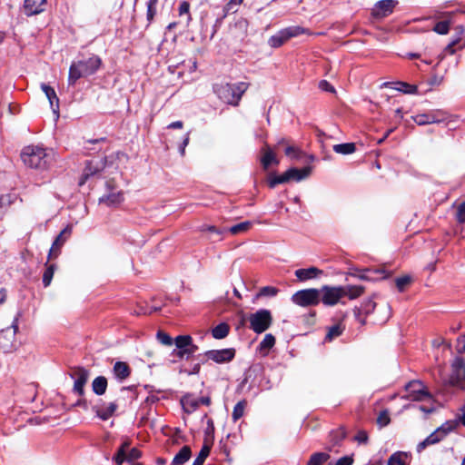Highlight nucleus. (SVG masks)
Wrapping results in <instances>:
<instances>
[{
    "instance_id": "1",
    "label": "nucleus",
    "mask_w": 465,
    "mask_h": 465,
    "mask_svg": "<svg viewBox=\"0 0 465 465\" xmlns=\"http://www.w3.org/2000/svg\"><path fill=\"white\" fill-rule=\"evenodd\" d=\"M21 159L30 168L45 170L54 162V153L52 149H46L38 145H28L23 149Z\"/></svg>"
},
{
    "instance_id": "2",
    "label": "nucleus",
    "mask_w": 465,
    "mask_h": 465,
    "mask_svg": "<svg viewBox=\"0 0 465 465\" xmlns=\"http://www.w3.org/2000/svg\"><path fill=\"white\" fill-rule=\"evenodd\" d=\"M101 64L102 61L97 55L72 63L69 68L68 84L74 85L80 78L94 74L100 68Z\"/></svg>"
},
{
    "instance_id": "3",
    "label": "nucleus",
    "mask_w": 465,
    "mask_h": 465,
    "mask_svg": "<svg viewBox=\"0 0 465 465\" xmlns=\"http://www.w3.org/2000/svg\"><path fill=\"white\" fill-rule=\"evenodd\" d=\"M247 89L248 84L244 82L215 84L213 87L214 93L224 103L232 105H238Z\"/></svg>"
},
{
    "instance_id": "4",
    "label": "nucleus",
    "mask_w": 465,
    "mask_h": 465,
    "mask_svg": "<svg viewBox=\"0 0 465 465\" xmlns=\"http://www.w3.org/2000/svg\"><path fill=\"white\" fill-rule=\"evenodd\" d=\"M249 328L255 333L266 331L272 324V315L267 309H259L248 316Z\"/></svg>"
},
{
    "instance_id": "5",
    "label": "nucleus",
    "mask_w": 465,
    "mask_h": 465,
    "mask_svg": "<svg viewBox=\"0 0 465 465\" xmlns=\"http://www.w3.org/2000/svg\"><path fill=\"white\" fill-rule=\"evenodd\" d=\"M457 425L458 423L455 420H448L443 423L440 427L430 433L424 440L418 444V452L422 451L426 447L430 445H434L441 441L450 432L456 429Z\"/></svg>"
},
{
    "instance_id": "6",
    "label": "nucleus",
    "mask_w": 465,
    "mask_h": 465,
    "mask_svg": "<svg viewBox=\"0 0 465 465\" xmlns=\"http://www.w3.org/2000/svg\"><path fill=\"white\" fill-rule=\"evenodd\" d=\"M406 394L402 399L412 401H425L431 398L430 393L428 391L426 386L420 381H411L405 385Z\"/></svg>"
},
{
    "instance_id": "7",
    "label": "nucleus",
    "mask_w": 465,
    "mask_h": 465,
    "mask_svg": "<svg viewBox=\"0 0 465 465\" xmlns=\"http://www.w3.org/2000/svg\"><path fill=\"white\" fill-rule=\"evenodd\" d=\"M292 301L300 306L317 305L321 302V292L318 289H306L295 292Z\"/></svg>"
},
{
    "instance_id": "8",
    "label": "nucleus",
    "mask_w": 465,
    "mask_h": 465,
    "mask_svg": "<svg viewBox=\"0 0 465 465\" xmlns=\"http://www.w3.org/2000/svg\"><path fill=\"white\" fill-rule=\"evenodd\" d=\"M174 344L177 351H174L173 354L179 358H189L198 350V347L193 343V339L190 335L177 336L174 339Z\"/></svg>"
},
{
    "instance_id": "9",
    "label": "nucleus",
    "mask_w": 465,
    "mask_h": 465,
    "mask_svg": "<svg viewBox=\"0 0 465 465\" xmlns=\"http://www.w3.org/2000/svg\"><path fill=\"white\" fill-rule=\"evenodd\" d=\"M124 201V194L118 190L111 181L106 183V192L99 198V203L105 204L108 207H114Z\"/></svg>"
},
{
    "instance_id": "10",
    "label": "nucleus",
    "mask_w": 465,
    "mask_h": 465,
    "mask_svg": "<svg viewBox=\"0 0 465 465\" xmlns=\"http://www.w3.org/2000/svg\"><path fill=\"white\" fill-rule=\"evenodd\" d=\"M412 119L419 125L440 124L448 119V114L442 110L437 109L414 115Z\"/></svg>"
},
{
    "instance_id": "11",
    "label": "nucleus",
    "mask_w": 465,
    "mask_h": 465,
    "mask_svg": "<svg viewBox=\"0 0 465 465\" xmlns=\"http://www.w3.org/2000/svg\"><path fill=\"white\" fill-rule=\"evenodd\" d=\"M320 292L321 301L326 306H333L343 298L341 286L324 285Z\"/></svg>"
},
{
    "instance_id": "12",
    "label": "nucleus",
    "mask_w": 465,
    "mask_h": 465,
    "mask_svg": "<svg viewBox=\"0 0 465 465\" xmlns=\"http://www.w3.org/2000/svg\"><path fill=\"white\" fill-rule=\"evenodd\" d=\"M465 381V363L460 358H457L451 364V373L449 378V383L452 386L462 387Z\"/></svg>"
},
{
    "instance_id": "13",
    "label": "nucleus",
    "mask_w": 465,
    "mask_h": 465,
    "mask_svg": "<svg viewBox=\"0 0 465 465\" xmlns=\"http://www.w3.org/2000/svg\"><path fill=\"white\" fill-rule=\"evenodd\" d=\"M89 371L83 367H75L72 370L70 376L74 380V391L79 396L84 393V385L89 379Z\"/></svg>"
},
{
    "instance_id": "14",
    "label": "nucleus",
    "mask_w": 465,
    "mask_h": 465,
    "mask_svg": "<svg viewBox=\"0 0 465 465\" xmlns=\"http://www.w3.org/2000/svg\"><path fill=\"white\" fill-rule=\"evenodd\" d=\"M16 329L17 327L13 325L0 331V351L8 353L15 350Z\"/></svg>"
},
{
    "instance_id": "15",
    "label": "nucleus",
    "mask_w": 465,
    "mask_h": 465,
    "mask_svg": "<svg viewBox=\"0 0 465 465\" xmlns=\"http://www.w3.org/2000/svg\"><path fill=\"white\" fill-rule=\"evenodd\" d=\"M208 360H212L216 363H226L231 361L235 356L234 349L211 350L205 352Z\"/></svg>"
},
{
    "instance_id": "16",
    "label": "nucleus",
    "mask_w": 465,
    "mask_h": 465,
    "mask_svg": "<svg viewBox=\"0 0 465 465\" xmlns=\"http://www.w3.org/2000/svg\"><path fill=\"white\" fill-rule=\"evenodd\" d=\"M72 225H67L55 238L49 252V258L56 257L59 253L60 248L66 242L72 233Z\"/></svg>"
},
{
    "instance_id": "17",
    "label": "nucleus",
    "mask_w": 465,
    "mask_h": 465,
    "mask_svg": "<svg viewBox=\"0 0 465 465\" xmlns=\"http://www.w3.org/2000/svg\"><path fill=\"white\" fill-rule=\"evenodd\" d=\"M396 2L393 0H381L372 9V15L376 17H385L392 13Z\"/></svg>"
},
{
    "instance_id": "18",
    "label": "nucleus",
    "mask_w": 465,
    "mask_h": 465,
    "mask_svg": "<svg viewBox=\"0 0 465 465\" xmlns=\"http://www.w3.org/2000/svg\"><path fill=\"white\" fill-rule=\"evenodd\" d=\"M46 0H25L24 9L26 15H35L45 10Z\"/></svg>"
},
{
    "instance_id": "19",
    "label": "nucleus",
    "mask_w": 465,
    "mask_h": 465,
    "mask_svg": "<svg viewBox=\"0 0 465 465\" xmlns=\"http://www.w3.org/2000/svg\"><path fill=\"white\" fill-rule=\"evenodd\" d=\"M312 166H305L302 169L290 168L285 173L288 177V182L291 180L300 182V181L309 177L312 173Z\"/></svg>"
},
{
    "instance_id": "20",
    "label": "nucleus",
    "mask_w": 465,
    "mask_h": 465,
    "mask_svg": "<svg viewBox=\"0 0 465 465\" xmlns=\"http://www.w3.org/2000/svg\"><path fill=\"white\" fill-rule=\"evenodd\" d=\"M41 89L45 94L47 99L49 100L50 106L53 109L54 114H56V117L59 116L58 110H59V99L56 95L55 91L51 86L42 84Z\"/></svg>"
},
{
    "instance_id": "21",
    "label": "nucleus",
    "mask_w": 465,
    "mask_h": 465,
    "mask_svg": "<svg viewBox=\"0 0 465 465\" xmlns=\"http://www.w3.org/2000/svg\"><path fill=\"white\" fill-rule=\"evenodd\" d=\"M295 276L302 282L314 279L322 274V271L316 267L298 269L295 271Z\"/></svg>"
},
{
    "instance_id": "22",
    "label": "nucleus",
    "mask_w": 465,
    "mask_h": 465,
    "mask_svg": "<svg viewBox=\"0 0 465 465\" xmlns=\"http://www.w3.org/2000/svg\"><path fill=\"white\" fill-rule=\"evenodd\" d=\"M183 409L187 413L195 411L200 404L199 397H195L192 394H186L181 399Z\"/></svg>"
},
{
    "instance_id": "23",
    "label": "nucleus",
    "mask_w": 465,
    "mask_h": 465,
    "mask_svg": "<svg viewBox=\"0 0 465 465\" xmlns=\"http://www.w3.org/2000/svg\"><path fill=\"white\" fill-rule=\"evenodd\" d=\"M375 307H376V303L371 299L365 301L361 304V308L354 309V316H355L356 320L359 321V322L361 324H364L365 320L363 318H361V313L363 312L366 315L370 314L371 312H372L374 311Z\"/></svg>"
},
{
    "instance_id": "24",
    "label": "nucleus",
    "mask_w": 465,
    "mask_h": 465,
    "mask_svg": "<svg viewBox=\"0 0 465 465\" xmlns=\"http://www.w3.org/2000/svg\"><path fill=\"white\" fill-rule=\"evenodd\" d=\"M117 409V404L115 402H110L107 405L103 407H96L95 412L96 415L103 420H108L111 416L114 415Z\"/></svg>"
},
{
    "instance_id": "25",
    "label": "nucleus",
    "mask_w": 465,
    "mask_h": 465,
    "mask_svg": "<svg viewBox=\"0 0 465 465\" xmlns=\"http://www.w3.org/2000/svg\"><path fill=\"white\" fill-rule=\"evenodd\" d=\"M343 297H348L350 300H354L358 297H360L363 293V287L362 286H356V285H346L341 286Z\"/></svg>"
},
{
    "instance_id": "26",
    "label": "nucleus",
    "mask_w": 465,
    "mask_h": 465,
    "mask_svg": "<svg viewBox=\"0 0 465 465\" xmlns=\"http://www.w3.org/2000/svg\"><path fill=\"white\" fill-rule=\"evenodd\" d=\"M114 373L117 379L124 381L130 375L131 371L127 363L117 361L114 366Z\"/></svg>"
},
{
    "instance_id": "27",
    "label": "nucleus",
    "mask_w": 465,
    "mask_h": 465,
    "mask_svg": "<svg viewBox=\"0 0 465 465\" xmlns=\"http://www.w3.org/2000/svg\"><path fill=\"white\" fill-rule=\"evenodd\" d=\"M107 388V380L104 376L96 377L92 382L93 391L96 395H103L105 393Z\"/></svg>"
},
{
    "instance_id": "28",
    "label": "nucleus",
    "mask_w": 465,
    "mask_h": 465,
    "mask_svg": "<svg viewBox=\"0 0 465 465\" xmlns=\"http://www.w3.org/2000/svg\"><path fill=\"white\" fill-rule=\"evenodd\" d=\"M191 457V450L188 446H183L180 451L174 456L173 465H183Z\"/></svg>"
},
{
    "instance_id": "29",
    "label": "nucleus",
    "mask_w": 465,
    "mask_h": 465,
    "mask_svg": "<svg viewBox=\"0 0 465 465\" xmlns=\"http://www.w3.org/2000/svg\"><path fill=\"white\" fill-rule=\"evenodd\" d=\"M101 167H102V164L99 161L91 160L90 162H88L84 170V173H83L84 180H86L89 176H92V175L97 173L101 170Z\"/></svg>"
},
{
    "instance_id": "30",
    "label": "nucleus",
    "mask_w": 465,
    "mask_h": 465,
    "mask_svg": "<svg viewBox=\"0 0 465 465\" xmlns=\"http://www.w3.org/2000/svg\"><path fill=\"white\" fill-rule=\"evenodd\" d=\"M275 344V337L268 333L266 334L262 341L259 344V351L264 355L268 353V351L274 346Z\"/></svg>"
},
{
    "instance_id": "31",
    "label": "nucleus",
    "mask_w": 465,
    "mask_h": 465,
    "mask_svg": "<svg viewBox=\"0 0 465 465\" xmlns=\"http://www.w3.org/2000/svg\"><path fill=\"white\" fill-rule=\"evenodd\" d=\"M261 161L264 169H267L272 163H278V160L276 159L274 153L269 148L267 144Z\"/></svg>"
},
{
    "instance_id": "32",
    "label": "nucleus",
    "mask_w": 465,
    "mask_h": 465,
    "mask_svg": "<svg viewBox=\"0 0 465 465\" xmlns=\"http://www.w3.org/2000/svg\"><path fill=\"white\" fill-rule=\"evenodd\" d=\"M288 40L286 36L284 35L283 32L280 30L275 35H272L269 40L268 44L272 48H279L282 46L284 43H286Z\"/></svg>"
},
{
    "instance_id": "33",
    "label": "nucleus",
    "mask_w": 465,
    "mask_h": 465,
    "mask_svg": "<svg viewBox=\"0 0 465 465\" xmlns=\"http://www.w3.org/2000/svg\"><path fill=\"white\" fill-rule=\"evenodd\" d=\"M252 226V223L250 221L242 222L227 229L232 234H241L248 232Z\"/></svg>"
},
{
    "instance_id": "34",
    "label": "nucleus",
    "mask_w": 465,
    "mask_h": 465,
    "mask_svg": "<svg viewBox=\"0 0 465 465\" xmlns=\"http://www.w3.org/2000/svg\"><path fill=\"white\" fill-rule=\"evenodd\" d=\"M356 150L354 143H345L333 145V151L340 154H351Z\"/></svg>"
},
{
    "instance_id": "35",
    "label": "nucleus",
    "mask_w": 465,
    "mask_h": 465,
    "mask_svg": "<svg viewBox=\"0 0 465 465\" xmlns=\"http://www.w3.org/2000/svg\"><path fill=\"white\" fill-rule=\"evenodd\" d=\"M243 0H230L223 7V14L221 18L216 20V24L222 23L223 19L227 16L229 13L236 12V7L242 3Z\"/></svg>"
},
{
    "instance_id": "36",
    "label": "nucleus",
    "mask_w": 465,
    "mask_h": 465,
    "mask_svg": "<svg viewBox=\"0 0 465 465\" xmlns=\"http://www.w3.org/2000/svg\"><path fill=\"white\" fill-rule=\"evenodd\" d=\"M282 31L283 32L287 40L296 37V36H299L307 32V30L305 28H303L302 26H298V25L289 26V27L282 29Z\"/></svg>"
},
{
    "instance_id": "37",
    "label": "nucleus",
    "mask_w": 465,
    "mask_h": 465,
    "mask_svg": "<svg viewBox=\"0 0 465 465\" xmlns=\"http://www.w3.org/2000/svg\"><path fill=\"white\" fill-rule=\"evenodd\" d=\"M343 330L344 326L341 322L330 327L325 336V341H331L333 339L339 337L342 333Z\"/></svg>"
},
{
    "instance_id": "38",
    "label": "nucleus",
    "mask_w": 465,
    "mask_h": 465,
    "mask_svg": "<svg viewBox=\"0 0 465 465\" xmlns=\"http://www.w3.org/2000/svg\"><path fill=\"white\" fill-rule=\"evenodd\" d=\"M330 459V455L326 452H316L312 454L307 465H322Z\"/></svg>"
},
{
    "instance_id": "39",
    "label": "nucleus",
    "mask_w": 465,
    "mask_h": 465,
    "mask_svg": "<svg viewBox=\"0 0 465 465\" xmlns=\"http://www.w3.org/2000/svg\"><path fill=\"white\" fill-rule=\"evenodd\" d=\"M229 333V325L225 322H222L214 327L212 331V334L215 339H223Z\"/></svg>"
},
{
    "instance_id": "40",
    "label": "nucleus",
    "mask_w": 465,
    "mask_h": 465,
    "mask_svg": "<svg viewBox=\"0 0 465 465\" xmlns=\"http://www.w3.org/2000/svg\"><path fill=\"white\" fill-rule=\"evenodd\" d=\"M130 443L129 441H124L121 447L119 448L116 455L114 456V460L118 464L121 465L125 460V454L127 450L129 449Z\"/></svg>"
},
{
    "instance_id": "41",
    "label": "nucleus",
    "mask_w": 465,
    "mask_h": 465,
    "mask_svg": "<svg viewBox=\"0 0 465 465\" xmlns=\"http://www.w3.org/2000/svg\"><path fill=\"white\" fill-rule=\"evenodd\" d=\"M245 407H246L245 401H241L236 403V405L233 408L232 414L233 421H237L239 419H241L243 416Z\"/></svg>"
},
{
    "instance_id": "42",
    "label": "nucleus",
    "mask_w": 465,
    "mask_h": 465,
    "mask_svg": "<svg viewBox=\"0 0 465 465\" xmlns=\"http://www.w3.org/2000/svg\"><path fill=\"white\" fill-rule=\"evenodd\" d=\"M55 270L54 264H50L46 267L44 274H43V284L45 287H48L52 282L54 273Z\"/></svg>"
},
{
    "instance_id": "43",
    "label": "nucleus",
    "mask_w": 465,
    "mask_h": 465,
    "mask_svg": "<svg viewBox=\"0 0 465 465\" xmlns=\"http://www.w3.org/2000/svg\"><path fill=\"white\" fill-rule=\"evenodd\" d=\"M285 154L292 159L297 160L302 159L305 155L302 150L295 146H287L285 148Z\"/></svg>"
},
{
    "instance_id": "44",
    "label": "nucleus",
    "mask_w": 465,
    "mask_h": 465,
    "mask_svg": "<svg viewBox=\"0 0 465 465\" xmlns=\"http://www.w3.org/2000/svg\"><path fill=\"white\" fill-rule=\"evenodd\" d=\"M210 453V448L207 446H203L200 450L197 458L194 460L193 465H203L206 458Z\"/></svg>"
},
{
    "instance_id": "45",
    "label": "nucleus",
    "mask_w": 465,
    "mask_h": 465,
    "mask_svg": "<svg viewBox=\"0 0 465 465\" xmlns=\"http://www.w3.org/2000/svg\"><path fill=\"white\" fill-rule=\"evenodd\" d=\"M449 30L450 25L447 21L438 22L433 28V31L439 35H447L449 33Z\"/></svg>"
},
{
    "instance_id": "46",
    "label": "nucleus",
    "mask_w": 465,
    "mask_h": 465,
    "mask_svg": "<svg viewBox=\"0 0 465 465\" xmlns=\"http://www.w3.org/2000/svg\"><path fill=\"white\" fill-rule=\"evenodd\" d=\"M278 292H279L278 289L275 287L265 286V287L261 288V290L259 291V292L257 294V297H261V296L273 297L278 293Z\"/></svg>"
},
{
    "instance_id": "47",
    "label": "nucleus",
    "mask_w": 465,
    "mask_h": 465,
    "mask_svg": "<svg viewBox=\"0 0 465 465\" xmlns=\"http://www.w3.org/2000/svg\"><path fill=\"white\" fill-rule=\"evenodd\" d=\"M388 465H406L403 454L401 452L392 454L388 460Z\"/></svg>"
},
{
    "instance_id": "48",
    "label": "nucleus",
    "mask_w": 465,
    "mask_h": 465,
    "mask_svg": "<svg viewBox=\"0 0 465 465\" xmlns=\"http://www.w3.org/2000/svg\"><path fill=\"white\" fill-rule=\"evenodd\" d=\"M158 0H148L147 5V20L151 22L153 19V16L156 13L155 6L157 5Z\"/></svg>"
},
{
    "instance_id": "49",
    "label": "nucleus",
    "mask_w": 465,
    "mask_h": 465,
    "mask_svg": "<svg viewBox=\"0 0 465 465\" xmlns=\"http://www.w3.org/2000/svg\"><path fill=\"white\" fill-rule=\"evenodd\" d=\"M287 182H288V177H287L286 173H284L282 175L272 177L269 180V186L271 188H274L277 184L287 183Z\"/></svg>"
},
{
    "instance_id": "50",
    "label": "nucleus",
    "mask_w": 465,
    "mask_h": 465,
    "mask_svg": "<svg viewBox=\"0 0 465 465\" xmlns=\"http://www.w3.org/2000/svg\"><path fill=\"white\" fill-rule=\"evenodd\" d=\"M400 87L397 89L404 94H416L417 93V86L409 84L407 83H399Z\"/></svg>"
},
{
    "instance_id": "51",
    "label": "nucleus",
    "mask_w": 465,
    "mask_h": 465,
    "mask_svg": "<svg viewBox=\"0 0 465 465\" xmlns=\"http://www.w3.org/2000/svg\"><path fill=\"white\" fill-rule=\"evenodd\" d=\"M202 231L203 232L207 231V232L215 233L218 236V239H216V240L220 241V240H222V235L225 232H227V228L219 229V228H216L215 226H203L202 228Z\"/></svg>"
},
{
    "instance_id": "52",
    "label": "nucleus",
    "mask_w": 465,
    "mask_h": 465,
    "mask_svg": "<svg viewBox=\"0 0 465 465\" xmlns=\"http://www.w3.org/2000/svg\"><path fill=\"white\" fill-rule=\"evenodd\" d=\"M390 416L389 412L387 411H382L380 412L378 418H377V423L381 427H384L390 423Z\"/></svg>"
},
{
    "instance_id": "53",
    "label": "nucleus",
    "mask_w": 465,
    "mask_h": 465,
    "mask_svg": "<svg viewBox=\"0 0 465 465\" xmlns=\"http://www.w3.org/2000/svg\"><path fill=\"white\" fill-rule=\"evenodd\" d=\"M15 194H5L0 197V210L9 206L15 200Z\"/></svg>"
},
{
    "instance_id": "54",
    "label": "nucleus",
    "mask_w": 465,
    "mask_h": 465,
    "mask_svg": "<svg viewBox=\"0 0 465 465\" xmlns=\"http://www.w3.org/2000/svg\"><path fill=\"white\" fill-rule=\"evenodd\" d=\"M157 339L163 345L170 346L173 344L172 337L163 331L157 332Z\"/></svg>"
},
{
    "instance_id": "55",
    "label": "nucleus",
    "mask_w": 465,
    "mask_h": 465,
    "mask_svg": "<svg viewBox=\"0 0 465 465\" xmlns=\"http://www.w3.org/2000/svg\"><path fill=\"white\" fill-rule=\"evenodd\" d=\"M395 282L397 288L401 292L411 282V278L409 276H402L397 278Z\"/></svg>"
},
{
    "instance_id": "56",
    "label": "nucleus",
    "mask_w": 465,
    "mask_h": 465,
    "mask_svg": "<svg viewBox=\"0 0 465 465\" xmlns=\"http://www.w3.org/2000/svg\"><path fill=\"white\" fill-rule=\"evenodd\" d=\"M141 457V452L136 448H133L130 450L128 453L125 454V460L132 461L137 460Z\"/></svg>"
},
{
    "instance_id": "57",
    "label": "nucleus",
    "mask_w": 465,
    "mask_h": 465,
    "mask_svg": "<svg viewBox=\"0 0 465 465\" xmlns=\"http://www.w3.org/2000/svg\"><path fill=\"white\" fill-rule=\"evenodd\" d=\"M189 10H190V5L188 2L186 1H183L179 5V15H188V22L191 20V15L189 14Z\"/></svg>"
},
{
    "instance_id": "58",
    "label": "nucleus",
    "mask_w": 465,
    "mask_h": 465,
    "mask_svg": "<svg viewBox=\"0 0 465 465\" xmlns=\"http://www.w3.org/2000/svg\"><path fill=\"white\" fill-rule=\"evenodd\" d=\"M319 88L325 92L335 93L334 87L326 80H322L319 83Z\"/></svg>"
},
{
    "instance_id": "59",
    "label": "nucleus",
    "mask_w": 465,
    "mask_h": 465,
    "mask_svg": "<svg viewBox=\"0 0 465 465\" xmlns=\"http://www.w3.org/2000/svg\"><path fill=\"white\" fill-rule=\"evenodd\" d=\"M457 220L459 223H465V203H461L457 211Z\"/></svg>"
},
{
    "instance_id": "60",
    "label": "nucleus",
    "mask_w": 465,
    "mask_h": 465,
    "mask_svg": "<svg viewBox=\"0 0 465 465\" xmlns=\"http://www.w3.org/2000/svg\"><path fill=\"white\" fill-rule=\"evenodd\" d=\"M355 440L359 442V443H366L367 440H368V434L366 431L364 430H361L359 431L356 436H355Z\"/></svg>"
},
{
    "instance_id": "61",
    "label": "nucleus",
    "mask_w": 465,
    "mask_h": 465,
    "mask_svg": "<svg viewBox=\"0 0 465 465\" xmlns=\"http://www.w3.org/2000/svg\"><path fill=\"white\" fill-rule=\"evenodd\" d=\"M460 43V37H457L453 39L446 47V52L450 53V54H455L456 50L454 46Z\"/></svg>"
},
{
    "instance_id": "62",
    "label": "nucleus",
    "mask_w": 465,
    "mask_h": 465,
    "mask_svg": "<svg viewBox=\"0 0 465 465\" xmlns=\"http://www.w3.org/2000/svg\"><path fill=\"white\" fill-rule=\"evenodd\" d=\"M189 134H190L189 133H187L185 134V137H184L182 144L179 147V151H180L181 155H184V153H185V147L188 145L189 140H190Z\"/></svg>"
},
{
    "instance_id": "63",
    "label": "nucleus",
    "mask_w": 465,
    "mask_h": 465,
    "mask_svg": "<svg viewBox=\"0 0 465 465\" xmlns=\"http://www.w3.org/2000/svg\"><path fill=\"white\" fill-rule=\"evenodd\" d=\"M352 461L353 460L351 457L344 456L339 459L335 465H351Z\"/></svg>"
},
{
    "instance_id": "64",
    "label": "nucleus",
    "mask_w": 465,
    "mask_h": 465,
    "mask_svg": "<svg viewBox=\"0 0 465 465\" xmlns=\"http://www.w3.org/2000/svg\"><path fill=\"white\" fill-rule=\"evenodd\" d=\"M183 126V123L182 121H175V122L171 123L168 125V128L169 129H182Z\"/></svg>"
}]
</instances>
